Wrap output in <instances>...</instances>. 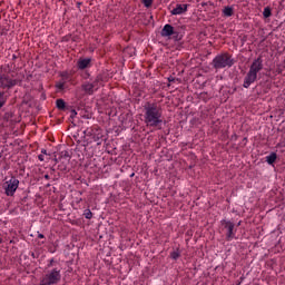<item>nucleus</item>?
Masks as SVG:
<instances>
[{"mask_svg":"<svg viewBox=\"0 0 285 285\" xmlns=\"http://www.w3.org/2000/svg\"><path fill=\"white\" fill-rule=\"evenodd\" d=\"M145 109V124L150 128H159L164 120L161 119V107L157 104L147 102L144 106Z\"/></svg>","mask_w":285,"mask_h":285,"instance_id":"obj_1","label":"nucleus"},{"mask_svg":"<svg viewBox=\"0 0 285 285\" xmlns=\"http://www.w3.org/2000/svg\"><path fill=\"white\" fill-rule=\"evenodd\" d=\"M263 69L264 63L262 61V57H258L249 67V71L247 72L243 83L244 88H250V83H255V81H257V72H261Z\"/></svg>","mask_w":285,"mask_h":285,"instance_id":"obj_2","label":"nucleus"},{"mask_svg":"<svg viewBox=\"0 0 285 285\" xmlns=\"http://www.w3.org/2000/svg\"><path fill=\"white\" fill-rule=\"evenodd\" d=\"M233 63H235V61L228 53L216 56L213 60V66L216 70H222V68H230Z\"/></svg>","mask_w":285,"mask_h":285,"instance_id":"obj_3","label":"nucleus"},{"mask_svg":"<svg viewBox=\"0 0 285 285\" xmlns=\"http://www.w3.org/2000/svg\"><path fill=\"white\" fill-rule=\"evenodd\" d=\"M18 188H19V179L11 178L10 180L6 181L4 190L8 197H12L14 193H17Z\"/></svg>","mask_w":285,"mask_h":285,"instance_id":"obj_4","label":"nucleus"},{"mask_svg":"<svg viewBox=\"0 0 285 285\" xmlns=\"http://www.w3.org/2000/svg\"><path fill=\"white\" fill-rule=\"evenodd\" d=\"M18 81L10 79L8 76L1 73L0 71V88H13L17 86Z\"/></svg>","mask_w":285,"mask_h":285,"instance_id":"obj_5","label":"nucleus"},{"mask_svg":"<svg viewBox=\"0 0 285 285\" xmlns=\"http://www.w3.org/2000/svg\"><path fill=\"white\" fill-rule=\"evenodd\" d=\"M222 226L227 229V239L235 237V224L230 220H223Z\"/></svg>","mask_w":285,"mask_h":285,"instance_id":"obj_6","label":"nucleus"},{"mask_svg":"<svg viewBox=\"0 0 285 285\" xmlns=\"http://www.w3.org/2000/svg\"><path fill=\"white\" fill-rule=\"evenodd\" d=\"M175 35V28L170 24H165L161 30V37H173Z\"/></svg>","mask_w":285,"mask_h":285,"instance_id":"obj_7","label":"nucleus"},{"mask_svg":"<svg viewBox=\"0 0 285 285\" xmlns=\"http://www.w3.org/2000/svg\"><path fill=\"white\" fill-rule=\"evenodd\" d=\"M81 88L86 95H95V92H97V89H95V86H92L90 82L82 83Z\"/></svg>","mask_w":285,"mask_h":285,"instance_id":"obj_8","label":"nucleus"},{"mask_svg":"<svg viewBox=\"0 0 285 285\" xmlns=\"http://www.w3.org/2000/svg\"><path fill=\"white\" fill-rule=\"evenodd\" d=\"M188 4H177L175 9L171 10V14H184V12H187Z\"/></svg>","mask_w":285,"mask_h":285,"instance_id":"obj_9","label":"nucleus"},{"mask_svg":"<svg viewBox=\"0 0 285 285\" xmlns=\"http://www.w3.org/2000/svg\"><path fill=\"white\" fill-rule=\"evenodd\" d=\"M101 83H104V76L98 75L92 82H90L91 86H94L95 90H99L101 87Z\"/></svg>","mask_w":285,"mask_h":285,"instance_id":"obj_10","label":"nucleus"},{"mask_svg":"<svg viewBox=\"0 0 285 285\" xmlns=\"http://www.w3.org/2000/svg\"><path fill=\"white\" fill-rule=\"evenodd\" d=\"M90 66V59H79L78 60V68L80 70H86V68H88Z\"/></svg>","mask_w":285,"mask_h":285,"instance_id":"obj_11","label":"nucleus"},{"mask_svg":"<svg viewBox=\"0 0 285 285\" xmlns=\"http://www.w3.org/2000/svg\"><path fill=\"white\" fill-rule=\"evenodd\" d=\"M56 106L58 110H66V101L63 99H57Z\"/></svg>","mask_w":285,"mask_h":285,"instance_id":"obj_12","label":"nucleus"},{"mask_svg":"<svg viewBox=\"0 0 285 285\" xmlns=\"http://www.w3.org/2000/svg\"><path fill=\"white\" fill-rule=\"evenodd\" d=\"M277 160V154L276 153H272L269 156L266 157V161L269 165H273L274 161Z\"/></svg>","mask_w":285,"mask_h":285,"instance_id":"obj_13","label":"nucleus"},{"mask_svg":"<svg viewBox=\"0 0 285 285\" xmlns=\"http://www.w3.org/2000/svg\"><path fill=\"white\" fill-rule=\"evenodd\" d=\"M223 13L225 17H233V14H235L233 7H225Z\"/></svg>","mask_w":285,"mask_h":285,"instance_id":"obj_14","label":"nucleus"},{"mask_svg":"<svg viewBox=\"0 0 285 285\" xmlns=\"http://www.w3.org/2000/svg\"><path fill=\"white\" fill-rule=\"evenodd\" d=\"M170 257L171 259H179V257H181V252H179V249H176L170 254Z\"/></svg>","mask_w":285,"mask_h":285,"instance_id":"obj_15","label":"nucleus"},{"mask_svg":"<svg viewBox=\"0 0 285 285\" xmlns=\"http://www.w3.org/2000/svg\"><path fill=\"white\" fill-rule=\"evenodd\" d=\"M272 12H271V8L266 7L263 11V17H265V19H268V17H271Z\"/></svg>","mask_w":285,"mask_h":285,"instance_id":"obj_16","label":"nucleus"},{"mask_svg":"<svg viewBox=\"0 0 285 285\" xmlns=\"http://www.w3.org/2000/svg\"><path fill=\"white\" fill-rule=\"evenodd\" d=\"M6 106V98H3V92H0V108H3Z\"/></svg>","mask_w":285,"mask_h":285,"instance_id":"obj_17","label":"nucleus"},{"mask_svg":"<svg viewBox=\"0 0 285 285\" xmlns=\"http://www.w3.org/2000/svg\"><path fill=\"white\" fill-rule=\"evenodd\" d=\"M85 217H86V219H92V212H90V209H87L85 212Z\"/></svg>","mask_w":285,"mask_h":285,"instance_id":"obj_18","label":"nucleus"},{"mask_svg":"<svg viewBox=\"0 0 285 285\" xmlns=\"http://www.w3.org/2000/svg\"><path fill=\"white\" fill-rule=\"evenodd\" d=\"M142 3L145 8H150V6H153V0H142Z\"/></svg>","mask_w":285,"mask_h":285,"instance_id":"obj_19","label":"nucleus"},{"mask_svg":"<svg viewBox=\"0 0 285 285\" xmlns=\"http://www.w3.org/2000/svg\"><path fill=\"white\" fill-rule=\"evenodd\" d=\"M73 117H77V110L75 109L71 110V115H70L71 119H73Z\"/></svg>","mask_w":285,"mask_h":285,"instance_id":"obj_20","label":"nucleus"},{"mask_svg":"<svg viewBox=\"0 0 285 285\" xmlns=\"http://www.w3.org/2000/svg\"><path fill=\"white\" fill-rule=\"evenodd\" d=\"M57 88H58L59 90H63V83H58V85H57Z\"/></svg>","mask_w":285,"mask_h":285,"instance_id":"obj_21","label":"nucleus"},{"mask_svg":"<svg viewBox=\"0 0 285 285\" xmlns=\"http://www.w3.org/2000/svg\"><path fill=\"white\" fill-rule=\"evenodd\" d=\"M38 159H39L40 161H43V155L40 154V155L38 156Z\"/></svg>","mask_w":285,"mask_h":285,"instance_id":"obj_22","label":"nucleus"},{"mask_svg":"<svg viewBox=\"0 0 285 285\" xmlns=\"http://www.w3.org/2000/svg\"><path fill=\"white\" fill-rule=\"evenodd\" d=\"M38 237H39V239H43L45 236H43V234H39Z\"/></svg>","mask_w":285,"mask_h":285,"instance_id":"obj_23","label":"nucleus"},{"mask_svg":"<svg viewBox=\"0 0 285 285\" xmlns=\"http://www.w3.org/2000/svg\"><path fill=\"white\" fill-rule=\"evenodd\" d=\"M45 179H50V176L49 175H45Z\"/></svg>","mask_w":285,"mask_h":285,"instance_id":"obj_24","label":"nucleus"},{"mask_svg":"<svg viewBox=\"0 0 285 285\" xmlns=\"http://www.w3.org/2000/svg\"><path fill=\"white\" fill-rule=\"evenodd\" d=\"M59 168H60V170H66V167H61V166H59Z\"/></svg>","mask_w":285,"mask_h":285,"instance_id":"obj_25","label":"nucleus"},{"mask_svg":"<svg viewBox=\"0 0 285 285\" xmlns=\"http://www.w3.org/2000/svg\"><path fill=\"white\" fill-rule=\"evenodd\" d=\"M42 153L46 155V150H42Z\"/></svg>","mask_w":285,"mask_h":285,"instance_id":"obj_26","label":"nucleus"},{"mask_svg":"<svg viewBox=\"0 0 285 285\" xmlns=\"http://www.w3.org/2000/svg\"><path fill=\"white\" fill-rule=\"evenodd\" d=\"M51 171H55V168H51Z\"/></svg>","mask_w":285,"mask_h":285,"instance_id":"obj_27","label":"nucleus"}]
</instances>
